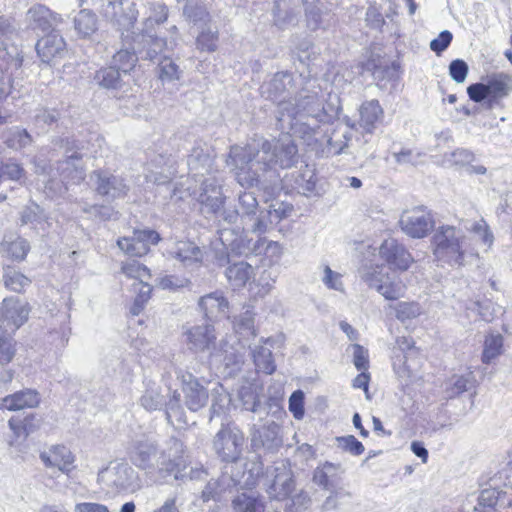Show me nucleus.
Masks as SVG:
<instances>
[{"mask_svg":"<svg viewBox=\"0 0 512 512\" xmlns=\"http://www.w3.org/2000/svg\"><path fill=\"white\" fill-rule=\"evenodd\" d=\"M298 158L297 145L285 135L272 142L231 146L226 164L242 187H267L279 177L276 166L290 168Z\"/></svg>","mask_w":512,"mask_h":512,"instance_id":"1","label":"nucleus"},{"mask_svg":"<svg viewBox=\"0 0 512 512\" xmlns=\"http://www.w3.org/2000/svg\"><path fill=\"white\" fill-rule=\"evenodd\" d=\"M326 117L323 99L316 91L302 89L294 102L280 100L278 103L277 120L282 129L288 128L293 133H314Z\"/></svg>","mask_w":512,"mask_h":512,"instance_id":"2","label":"nucleus"},{"mask_svg":"<svg viewBox=\"0 0 512 512\" xmlns=\"http://www.w3.org/2000/svg\"><path fill=\"white\" fill-rule=\"evenodd\" d=\"M431 244L435 257L451 266H464L479 256L472 239L461 228L452 225L436 228Z\"/></svg>","mask_w":512,"mask_h":512,"instance_id":"3","label":"nucleus"},{"mask_svg":"<svg viewBox=\"0 0 512 512\" xmlns=\"http://www.w3.org/2000/svg\"><path fill=\"white\" fill-rule=\"evenodd\" d=\"M54 150L64 153L65 159L57 162V171L60 175V182L76 184L84 179V169L81 164L82 149L80 143L70 135L54 136L51 140Z\"/></svg>","mask_w":512,"mask_h":512,"instance_id":"4","label":"nucleus"},{"mask_svg":"<svg viewBox=\"0 0 512 512\" xmlns=\"http://www.w3.org/2000/svg\"><path fill=\"white\" fill-rule=\"evenodd\" d=\"M361 279L374 288L387 300H397L404 296L405 285L395 271L385 265L364 266L360 270Z\"/></svg>","mask_w":512,"mask_h":512,"instance_id":"5","label":"nucleus"},{"mask_svg":"<svg viewBox=\"0 0 512 512\" xmlns=\"http://www.w3.org/2000/svg\"><path fill=\"white\" fill-rule=\"evenodd\" d=\"M244 433L233 422L222 423L212 440V449L222 462H236L243 452Z\"/></svg>","mask_w":512,"mask_h":512,"instance_id":"6","label":"nucleus"},{"mask_svg":"<svg viewBox=\"0 0 512 512\" xmlns=\"http://www.w3.org/2000/svg\"><path fill=\"white\" fill-rule=\"evenodd\" d=\"M510 91L511 79L504 73L493 74L485 82H477L467 87L469 98L476 103L486 101L488 108L497 105Z\"/></svg>","mask_w":512,"mask_h":512,"instance_id":"7","label":"nucleus"},{"mask_svg":"<svg viewBox=\"0 0 512 512\" xmlns=\"http://www.w3.org/2000/svg\"><path fill=\"white\" fill-rule=\"evenodd\" d=\"M89 182L95 193L108 202L123 199L129 192L125 179L107 170L92 171L89 174Z\"/></svg>","mask_w":512,"mask_h":512,"instance_id":"8","label":"nucleus"},{"mask_svg":"<svg viewBox=\"0 0 512 512\" xmlns=\"http://www.w3.org/2000/svg\"><path fill=\"white\" fill-rule=\"evenodd\" d=\"M233 235V230L224 229L220 232V240L223 244V249L215 251V262L218 266L222 267L229 263V254L227 249L230 248L237 254H261L266 250L265 238H258L256 241L248 240L243 237L230 239Z\"/></svg>","mask_w":512,"mask_h":512,"instance_id":"9","label":"nucleus"},{"mask_svg":"<svg viewBox=\"0 0 512 512\" xmlns=\"http://www.w3.org/2000/svg\"><path fill=\"white\" fill-rule=\"evenodd\" d=\"M399 224L406 235L414 239H421L433 230L435 222L431 212L426 207L417 206L404 211Z\"/></svg>","mask_w":512,"mask_h":512,"instance_id":"10","label":"nucleus"},{"mask_svg":"<svg viewBox=\"0 0 512 512\" xmlns=\"http://www.w3.org/2000/svg\"><path fill=\"white\" fill-rule=\"evenodd\" d=\"M214 157V150L210 145L201 140L195 141L187 157L189 174L195 181L200 182L213 171Z\"/></svg>","mask_w":512,"mask_h":512,"instance_id":"11","label":"nucleus"},{"mask_svg":"<svg viewBox=\"0 0 512 512\" xmlns=\"http://www.w3.org/2000/svg\"><path fill=\"white\" fill-rule=\"evenodd\" d=\"M279 425L274 421L263 424H253L250 428L251 447L254 451L261 449L274 452L282 445L279 436Z\"/></svg>","mask_w":512,"mask_h":512,"instance_id":"12","label":"nucleus"},{"mask_svg":"<svg viewBox=\"0 0 512 512\" xmlns=\"http://www.w3.org/2000/svg\"><path fill=\"white\" fill-rule=\"evenodd\" d=\"M161 240L158 232L151 229L135 230L132 237L118 239V247L130 256L141 257L148 253L150 245Z\"/></svg>","mask_w":512,"mask_h":512,"instance_id":"13","label":"nucleus"},{"mask_svg":"<svg viewBox=\"0 0 512 512\" xmlns=\"http://www.w3.org/2000/svg\"><path fill=\"white\" fill-rule=\"evenodd\" d=\"M160 450L152 439L137 440L130 450V460L138 468L149 473L158 471Z\"/></svg>","mask_w":512,"mask_h":512,"instance_id":"14","label":"nucleus"},{"mask_svg":"<svg viewBox=\"0 0 512 512\" xmlns=\"http://www.w3.org/2000/svg\"><path fill=\"white\" fill-rule=\"evenodd\" d=\"M181 383L185 405L189 410L196 412L207 404L208 390L196 376L190 372H185L181 375Z\"/></svg>","mask_w":512,"mask_h":512,"instance_id":"15","label":"nucleus"},{"mask_svg":"<svg viewBox=\"0 0 512 512\" xmlns=\"http://www.w3.org/2000/svg\"><path fill=\"white\" fill-rule=\"evenodd\" d=\"M231 464L230 474L231 481L234 486L241 489H251L255 486L259 475L262 473V466L260 462H247L242 458L236 462H229Z\"/></svg>","mask_w":512,"mask_h":512,"instance_id":"16","label":"nucleus"},{"mask_svg":"<svg viewBox=\"0 0 512 512\" xmlns=\"http://www.w3.org/2000/svg\"><path fill=\"white\" fill-rule=\"evenodd\" d=\"M29 312L27 303L17 297H7L0 306V321L16 330L28 320Z\"/></svg>","mask_w":512,"mask_h":512,"instance_id":"17","label":"nucleus"},{"mask_svg":"<svg viewBox=\"0 0 512 512\" xmlns=\"http://www.w3.org/2000/svg\"><path fill=\"white\" fill-rule=\"evenodd\" d=\"M243 229H247L259 237V231L254 227L260 219V214L264 208L259 207L257 198L253 192H242L238 196V204L236 206Z\"/></svg>","mask_w":512,"mask_h":512,"instance_id":"18","label":"nucleus"},{"mask_svg":"<svg viewBox=\"0 0 512 512\" xmlns=\"http://www.w3.org/2000/svg\"><path fill=\"white\" fill-rule=\"evenodd\" d=\"M379 253L391 269L407 270L413 261L407 249L396 239H386L380 246Z\"/></svg>","mask_w":512,"mask_h":512,"instance_id":"19","label":"nucleus"},{"mask_svg":"<svg viewBox=\"0 0 512 512\" xmlns=\"http://www.w3.org/2000/svg\"><path fill=\"white\" fill-rule=\"evenodd\" d=\"M200 183L202 192L198 201L202 206V211L207 214H218L222 211L225 201L220 186L211 177L200 180Z\"/></svg>","mask_w":512,"mask_h":512,"instance_id":"20","label":"nucleus"},{"mask_svg":"<svg viewBox=\"0 0 512 512\" xmlns=\"http://www.w3.org/2000/svg\"><path fill=\"white\" fill-rule=\"evenodd\" d=\"M238 346L239 344L235 346L228 341H221L219 347L210 353L211 362L224 365L229 370V375L239 371L244 363V354L240 352Z\"/></svg>","mask_w":512,"mask_h":512,"instance_id":"21","label":"nucleus"},{"mask_svg":"<svg viewBox=\"0 0 512 512\" xmlns=\"http://www.w3.org/2000/svg\"><path fill=\"white\" fill-rule=\"evenodd\" d=\"M41 461L48 468H58L64 474H69L73 469L75 456L64 445H53L39 455Z\"/></svg>","mask_w":512,"mask_h":512,"instance_id":"22","label":"nucleus"},{"mask_svg":"<svg viewBox=\"0 0 512 512\" xmlns=\"http://www.w3.org/2000/svg\"><path fill=\"white\" fill-rule=\"evenodd\" d=\"M66 43L62 36L57 33H50L41 38L36 44V50L42 62L54 63L61 59L66 53Z\"/></svg>","mask_w":512,"mask_h":512,"instance_id":"23","label":"nucleus"},{"mask_svg":"<svg viewBox=\"0 0 512 512\" xmlns=\"http://www.w3.org/2000/svg\"><path fill=\"white\" fill-rule=\"evenodd\" d=\"M285 183L292 190L306 197L316 194V176L314 170L308 165L287 174L285 176Z\"/></svg>","mask_w":512,"mask_h":512,"instance_id":"24","label":"nucleus"},{"mask_svg":"<svg viewBox=\"0 0 512 512\" xmlns=\"http://www.w3.org/2000/svg\"><path fill=\"white\" fill-rule=\"evenodd\" d=\"M60 16L42 4L32 6L26 14L28 26L34 31L49 32L59 22Z\"/></svg>","mask_w":512,"mask_h":512,"instance_id":"25","label":"nucleus"},{"mask_svg":"<svg viewBox=\"0 0 512 512\" xmlns=\"http://www.w3.org/2000/svg\"><path fill=\"white\" fill-rule=\"evenodd\" d=\"M138 39L137 51L141 59L156 62L163 58L161 54L167 45L164 38L158 37L153 32L142 31Z\"/></svg>","mask_w":512,"mask_h":512,"instance_id":"26","label":"nucleus"},{"mask_svg":"<svg viewBox=\"0 0 512 512\" xmlns=\"http://www.w3.org/2000/svg\"><path fill=\"white\" fill-rule=\"evenodd\" d=\"M293 207L283 202L271 204L268 209L264 210L260 214L256 226L254 227L259 231V238L261 235L272 230L281 220L287 218L292 212Z\"/></svg>","mask_w":512,"mask_h":512,"instance_id":"27","label":"nucleus"},{"mask_svg":"<svg viewBox=\"0 0 512 512\" xmlns=\"http://www.w3.org/2000/svg\"><path fill=\"white\" fill-rule=\"evenodd\" d=\"M137 474L128 464H117L108 471L107 484L114 491H133L136 488Z\"/></svg>","mask_w":512,"mask_h":512,"instance_id":"28","label":"nucleus"},{"mask_svg":"<svg viewBox=\"0 0 512 512\" xmlns=\"http://www.w3.org/2000/svg\"><path fill=\"white\" fill-rule=\"evenodd\" d=\"M182 454V442L175 437H170L167 440L165 447L160 450L158 472L162 475V477H165L174 471L178 465L177 461L182 457Z\"/></svg>","mask_w":512,"mask_h":512,"instance_id":"29","label":"nucleus"},{"mask_svg":"<svg viewBox=\"0 0 512 512\" xmlns=\"http://www.w3.org/2000/svg\"><path fill=\"white\" fill-rule=\"evenodd\" d=\"M274 472V478L267 489V493L272 499H286L291 495L295 486L292 472L285 465L275 467Z\"/></svg>","mask_w":512,"mask_h":512,"instance_id":"30","label":"nucleus"},{"mask_svg":"<svg viewBox=\"0 0 512 512\" xmlns=\"http://www.w3.org/2000/svg\"><path fill=\"white\" fill-rule=\"evenodd\" d=\"M185 334L189 349L194 351L209 350L216 339L214 327L208 322L187 329Z\"/></svg>","mask_w":512,"mask_h":512,"instance_id":"31","label":"nucleus"},{"mask_svg":"<svg viewBox=\"0 0 512 512\" xmlns=\"http://www.w3.org/2000/svg\"><path fill=\"white\" fill-rule=\"evenodd\" d=\"M175 259L181 262L185 268L199 267L203 261V251L194 242L179 241L172 251Z\"/></svg>","mask_w":512,"mask_h":512,"instance_id":"32","label":"nucleus"},{"mask_svg":"<svg viewBox=\"0 0 512 512\" xmlns=\"http://www.w3.org/2000/svg\"><path fill=\"white\" fill-rule=\"evenodd\" d=\"M40 396L36 390L24 389L1 399L0 407L9 411L37 407Z\"/></svg>","mask_w":512,"mask_h":512,"instance_id":"33","label":"nucleus"},{"mask_svg":"<svg viewBox=\"0 0 512 512\" xmlns=\"http://www.w3.org/2000/svg\"><path fill=\"white\" fill-rule=\"evenodd\" d=\"M198 306L205 318L209 321H213L226 314L228 302L222 294L213 292L202 296L198 301Z\"/></svg>","mask_w":512,"mask_h":512,"instance_id":"34","label":"nucleus"},{"mask_svg":"<svg viewBox=\"0 0 512 512\" xmlns=\"http://www.w3.org/2000/svg\"><path fill=\"white\" fill-rule=\"evenodd\" d=\"M294 86L292 74L277 72L273 78L263 86L264 93L273 101L280 99L285 92H290Z\"/></svg>","mask_w":512,"mask_h":512,"instance_id":"35","label":"nucleus"},{"mask_svg":"<svg viewBox=\"0 0 512 512\" xmlns=\"http://www.w3.org/2000/svg\"><path fill=\"white\" fill-rule=\"evenodd\" d=\"M225 276L234 289L241 288L254 276V268L247 262L240 261L228 266Z\"/></svg>","mask_w":512,"mask_h":512,"instance_id":"36","label":"nucleus"},{"mask_svg":"<svg viewBox=\"0 0 512 512\" xmlns=\"http://www.w3.org/2000/svg\"><path fill=\"white\" fill-rule=\"evenodd\" d=\"M382 116L383 110L377 100L364 102L360 107V126L367 133H372Z\"/></svg>","mask_w":512,"mask_h":512,"instance_id":"37","label":"nucleus"},{"mask_svg":"<svg viewBox=\"0 0 512 512\" xmlns=\"http://www.w3.org/2000/svg\"><path fill=\"white\" fill-rule=\"evenodd\" d=\"M168 18V7L162 2H150L146 6V17L142 31L154 32L156 25L164 23Z\"/></svg>","mask_w":512,"mask_h":512,"instance_id":"38","label":"nucleus"},{"mask_svg":"<svg viewBox=\"0 0 512 512\" xmlns=\"http://www.w3.org/2000/svg\"><path fill=\"white\" fill-rule=\"evenodd\" d=\"M74 29L82 38H88L98 29V19L95 13L82 9L74 17Z\"/></svg>","mask_w":512,"mask_h":512,"instance_id":"39","label":"nucleus"},{"mask_svg":"<svg viewBox=\"0 0 512 512\" xmlns=\"http://www.w3.org/2000/svg\"><path fill=\"white\" fill-rule=\"evenodd\" d=\"M123 74L114 66H108L96 71L94 82L104 89H120L123 84Z\"/></svg>","mask_w":512,"mask_h":512,"instance_id":"40","label":"nucleus"},{"mask_svg":"<svg viewBox=\"0 0 512 512\" xmlns=\"http://www.w3.org/2000/svg\"><path fill=\"white\" fill-rule=\"evenodd\" d=\"M139 58L138 51L135 49H120L113 55L111 66L126 76L134 69Z\"/></svg>","mask_w":512,"mask_h":512,"instance_id":"41","label":"nucleus"},{"mask_svg":"<svg viewBox=\"0 0 512 512\" xmlns=\"http://www.w3.org/2000/svg\"><path fill=\"white\" fill-rule=\"evenodd\" d=\"M340 468V464H334L326 461L322 465L316 467L313 472L312 480L316 485L330 491L333 487V478L336 476L337 471Z\"/></svg>","mask_w":512,"mask_h":512,"instance_id":"42","label":"nucleus"},{"mask_svg":"<svg viewBox=\"0 0 512 512\" xmlns=\"http://www.w3.org/2000/svg\"><path fill=\"white\" fill-rule=\"evenodd\" d=\"M253 362L257 371H261L267 375H271L276 370V365L273 360V355L270 349L263 345H256L252 350Z\"/></svg>","mask_w":512,"mask_h":512,"instance_id":"43","label":"nucleus"},{"mask_svg":"<svg viewBox=\"0 0 512 512\" xmlns=\"http://www.w3.org/2000/svg\"><path fill=\"white\" fill-rule=\"evenodd\" d=\"M232 504L236 512H264L263 501L253 492L237 495Z\"/></svg>","mask_w":512,"mask_h":512,"instance_id":"44","label":"nucleus"},{"mask_svg":"<svg viewBox=\"0 0 512 512\" xmlns=\"http://www.w3.org/2000/svg\"><path fill=\"white\" fill-rule=\"evenodd\" d=\"M503 337L499 333H489L484 340L482 362L490 364L502 354Z\"/></svg>","mask_w":512,"mask_h":512,"instance_id":"45","label":"nucleus"},{"mask_svg":"<svg viewBox=\"0 0 512 512\" xmlns=\"http://www.w3.org/2000/svg\"><path fill=\"white\" fill-rule=\"evenodd\" d=\"M350 139L351 132L348 129H334L327 139L326 153L328 155L344 153Z\"/></svg>","mask_w":512,"mask_h":512,"instance_id":"46","label":"nucleus"},{"mask_svg":"<svg viewBox=\"0 0 512 512\" xmlns=\"http://www.w3.org/2000/svg\"><path fill=\"white\" fill-rule=\"evenodd\" d=\"M92 5L99 9L102 15L111 22L120 24L123 14V3L121 0H91Z\"/></svg>","mask_w":512,"mask_h":512,"instance_id":"47","label":"nucleus"},{"mask_svg":"<svg viewBox=\"0 0 512 512\" xmlns=\"http://www.w3.org/2000/svg\"><path fill=\"white\" fill-rule=\"evenodd\" d=\"M22 62L21 51L19 47L8 40H0V68L12 65L19 67Z\"/></svg>","mask_w":512,"mask_h":512,"instance_id":"48","label":"nucleus"},{"mask_svg":"<svg viewBox=\"0 0 512 512\" xmlns=\"http://www.w3.org/2000/svg\"><path fill=\"white\" fill-rule=\"evenodd\" d=\"M218 31L207 23L201 28L196 39L197 48L201 51L214 52L217 49Z\"/></svg>","mask_w":512,"mask_h":512,"instance_id":"49","label":"nucleus"},{"mask_svg":"<svg viewBox=\"0 0 512 512\" xmlns=\"http://www.w3.org/2000/svg\"><path fill=\"white\" fill-rule=\"evenodd\" d=\"M60 119V112L55 108L38 107L34 110L32 121L34 125L41 129L46 130L52 124Z\"/></svg>","mask_w":512,"mask_h":512,"instance_id":"50","label":"nucleus"},{"mask_svg":"<svg viewBox=\"0 0 512 512\" xmlns=\"http://www.w3.org/2000/svg\"><path fill=\"white\" fill-rule=\"evenodd\" d=\"M475 380L471 374L462 376H453L447 386L446 393L449 398H454L460 394L474 388Z\"/></svg>","mask_w":512,"mask_h":512,"instance_id":"51","label":"nucleus"},{"mask_svg":"<svg viewBox=\"0 0 512 512\" xmlns=\"http://www.w3.org/2000/svg\"><path fill=\"white\" fill-rule=\"evenodd\" d=\"M133 291L136 293V297L134 299V303L130 309L132 315H139L143 310L145 304L148 302L151 296L152 287L149 283L142 282H134Z\"/></svg>","mask_w":512,"mask_h":512,"instance_id":"52","label":"nucleus"},{"mask_svg":"<svg viewBox=\"0 0 512 512\" xmlns=\"http://www.w3.org/2000/svg\"><path fill=\"white\" fill-rule=\"evenodd\" d=\"M4 141L8 147L20 150L31 145L32 137L27 130L14 127L5 134Z\"/></svg>","mask_w":512,"mask_h":512,"instance_id":"53","label":"nucleus"},{"mask_svg":"<svg viewBox=\"0 0 512 512\" xmlns=\"http://www.w3.org/2000/svg\"><path fill=\"white\" fill-rule=\"evenodd\" d=\"M158 69L159 78L162 82L169 83L175 80H179L182 74V70H180L175 61L167 56H163V58L159 61Z\"/></svg>","mask_w":512,"mask_h":512,"instance_id":"54","label":"nucleus"},{"mask_svg":"<svg viewBox=\"0 0 512 512\" xmlns=\"http://www.w3.org/2000/svg\"><path fill=\"white\" fill-rule=\"evenodd\" d=\"M19 219L21 225H36L45 220V215L38 204L31 202L22 208Z\"/></svg>","mask_w":512,"mask_h":512,"instance_id":"55","label":"nucleus"},{"mask_svg":"<svg viewBox=\"0 0 512 512\" xmlns=\"http://www.w3.org/2000/svg\"><path fill=\"white\" fill-rule=\"evenodd\" d=\"M121 271L126 276L134 278L136 280L135 282H142L145 279H149L151 276L150 270L134 259L124 262Z\"/></svg>","mask_w":512,"mask_h":512,"instance_id":"56","label":"nucleus"},{"mask_svg":"<svg viewBox=\"0 0 512 512\" xmlns=\"http://www.w3.org/2000/svg\"><path fill=\"white\" fill-rule=\"evenodd\" d=\"M467 229L479 237L481 243L486 247L485 251H488V249L492 247L494 243V235L489 225L483 218L473 222L472 225Z\"/></svg>","mask_w":512,"mask_h":512,"instance_id":"57","label":"nucleus"},{"mask_svg":"<svg viewBox=\"0 0 512 512\" xmlns=\"http://www.w3.org/2000/svg\"><path fill=\"white\" fill-rule=\"evenodd\" d=\"M141 406L148 411L161 409L165 404V397L156 389H147L140 398Z\"/></svg>","mask_w":512,"mask_h":512,"instance_id":"58","label":"nucleus"},{"mask_svg":"<svg viewBox=\"0 0 512 512\" xmlns=\"http://www.w3.org/2000/svg\"><path fill=\"white\" fill-rule=\"evenodd\" d=\"M191 281L184 277L176 275H165L157 279L156 285L163 290L176 291L180 288L188 287Z\"/></svg>","mask_w":512,"mask_h":512,"instance_id":"59","label":"nucleus"},{"mask_svg":"<svg viewBox=\"0 0 512 512\" xmlns=\"http://www.w3.org/2000/svg\"><path fill=\"white\" fill-rule=\"evenodd\" d=\"M6 288L14 292H21L23 288L30 284V280L20 272L9 271L3 276Z\"/></svg>","mask_w":512,"mask_h":512,"instance_id":"60","label":"nucleus"},{"mask_svg":"<svg viewBox=\"0 0 512 512\" xmlns=\"http://www.w3.org/2000/svg\"><path fill=\"white\" fill-rule=\"evenodd\" d=\"M236 330L240 335H250L252 337L256 336V330L254 327V313L252 311L246 310L243 312L235 324Z\"/></svg>","mask_w":512,"mask_h":512,"instance_id":"61","label":"nucleus"},{"mask_svg":"<svg viewBox=\"0 0 512 512\" xmlns=\"http://www.w3.org/2000/svg\"><path fill=\"white\" fill-rule=\"evenodd\" d=\"M397 319L401 321L416 318L421 314V307L416 302H400L395 307Z\"/></svg>","mask_w":512,"mask_h":512,"instance_id":"62","label":"nucleus"},{"mask_svg":"<svg viewBox=\"0 0 512 512\" xmlns=\"http://www.w3.org/2000/svg\"><path fill=\"white\" fill-rule=\"evenodd\" d=\"M336 441L341 449L354 456L361 455L365 450L363 444L353 435L337 437Z\"/></svg>","mask_w":512,"mask_h":512,"instance_id":"63","label":"nucleus"},{"mask_svg":"<svg viewBox=\"0 0 512 512\" xmlns=\"http://www.w3.org/2000/svg\"><path fill=\"white\" fill-rule=\"evenodd\" d=\"M3 177L12 181H20L25 176L24 168L17 162L9 161L0 165Z\"/></svg>","mask_w":512,"mask_h":512,"instance_id":"64","label":"nucleus"}]
</instances>
